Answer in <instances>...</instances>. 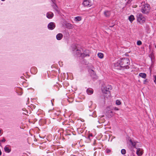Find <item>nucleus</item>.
<instances>
[{
    "instance_id": "obj_8",
    "label": "nucleus",
    "mask_w": 156,
    "mask_h": 156,
    "mask_svg": "<svg viewBox=\"0 0 156 156\" xmlns=\"http://www.w3.org/2000/svg\"><path fill=\"white\" fill-rule=\"evenodd\" d=\"M54 16L53 13L51 12H48L46 14L47 17L49 19L52 18Z\"/></svg>"
},
{
    "instance_id": "obj_15",
    "label": "nucleus",
    "mask_w": 156,
    "mask_h": 156,
    "mask_svg": "<svg viewBox=\"0 0 156 156\" xmlns=\"http://www.w3.org/2000/svg\"><path fill=\"white\" fill-rule=\"evenodd\" d=\"M130 142L131 143V144L133 147L134 148L137 149V147L136 146V144L137 143V142H135L134 141H132L131 140H130Z\"/></svg>"
},
{
    "instance_id": "obj_36",
    "label": "nucleus",
    "mask_w": 156,
    "mask_h": 156,
    "mask_svg": "<svg viewBox=\"0 0 156 156\" xmlns=\"http://www.w3.org/2000/svg\"><path fill=\"white\" fill-rule=\"evenodd\" d=\"M155 48H156V45L155 46Z\"/></svg>"
},
{
    "instance_id": "obj_33",
    "label": "nucleus",
    "mask_w": 156,
    "mask_h": 156,
    "mask_svg": "<svg viewBox=\"0 0 156 156\" xmlns=\"http://www.w3.org/2000/svg\"><path fill=\"white\" fill-rule=\"evenodd\" d=\"M2 133V130L1 129H0V134Z\"/></svg>"
},
{
    "instance_id": "obj_23",
    "label": "nucleus",
    "mask_w": 156,
    "mask_h": 156,
    "mask_svg": "<svg viewBox=\"0 0 156 156\" xmlns=\"http://www.w3.org/2000/svg\"><path fill=\"white\" fill-rule=\"evenodd\" d=\"M110 112V115H109L108 114V116L109 117H111L113 115V112H112V111H110V112H108V113Z\"/></svg>"
},
{
    "instance_id": "obj_22",
    "label": "nucleus",
    "mask_w": 156,
    "mask_h": 156,
    "mask_svg": "<svg viewBox=\"0 0 156 156\" xmlns=\"http://www.w3.org/2000/svg\"><path fill=\"white\" fill-rule=\"evenodd\" d=\"M121 103L120 101L118 100H117L116 101V104L117 105H119L121 104Z\"/></svg>"
},
{
    "instance_id": "obj_25",
    "label": "nucleus",
    "mask_w": 156,
    "mask_h": 156,
    "mask_svg": "<svg viewBox=\"0 0 156 156\" xmlns=\"http://www.w3.org/2000/svg\"><path fill=\"white\" fill-rule=\"evenodd\" d=\"M5 139L4 137L3 138V139L0 140L1 142H5Z\"/></svg>"
},
{
    "instance_id": "obj_30",
    "label": "nucleus",
    "mask_w": 156,
    "mask_h": 156,
    "mask_svg": "<svg viewBox=\"0 0 156 156\" xmlns=\"http://www.w3.org/2000/svg\"><path fill=\"white\" fill-rule=\"evenodd\" d=\"M90 136H92V134H90L89 136H88V138H90Z\"/></svg>"
},
{
    "instance_id": "obj_32",
    "label": "nucleus",
    "mask_w": 156,
    "mask_h": 156,
    "mask_svg": "<svg viewBox=\"0 0 156 156\" xmlns=\"http://www.w3.org/2000/svg\"><path fill=\"white\" fill-rule=\"evenodd\" d=\"M51 1H52V2L54 3V2L55 1V0H51Z\"/></svg>"
},
{
    "instance_id": "obj_10",
    "label": "nucleus",
    "mask_w": 156,
    "mask_h": 156,
    "mask_svg": "<svg viewBox=\"0 0 156 156\" xmlns=\"http://www.w3.org/2000/svg\"><path fill=\"white\" fill-rule=\"evenodd\" d=\"M87 93L89 95H91L93 93V90L91 88H88L86 90Z\"/></svg>"
},
{
    "instance_id": "obj_34",
    "label": "nucleus",
    "mask_w": 156,
    "mask_h": 156,
    "mask_svg": "<svg viewBox=\"0 0 156 156\" xmlns=\"http://www.w3.org/2000/svg\"><path fill=\"white\" fill-rule=\"evenodd\" d=\"M54 8H55V9H56V7H55Z\"/></svg>"
},
{
    "instance_id": "obj_18",
    "label": "nucleus",
    "mask_w": 156,
    "mask_h": 156,
    "mask_svg": "<svg viewBox=\"0 0 156 156\" xmlns=\"http://www.w3.org/2000/svg\"><path fill=\"white\" fill-rule=\"evenodd\" d=\"M98 57L100 58H102L104 57V55L102 53H98Z\"/></svg>"
},
{
    "instance_id": "obj_28",
    "label": "nucleus",
    "mask_w": 156,
    "mask_h": 156,
    "mask_svg": "<svg viewBox=\"0 0 156 156\" xmlns=\"http://www.w3.org/2000/svg\"><path fill=\"white\" fill-rule=\"evenodd\" d=\"M154 82L156 84V75L154 77Z\"/></svg>"
},
{
    "instance_id": "obj_35",
    "label": "nucleus",
    "mask_w": 156,
    "mask_h": 156,
    "mask_svg": "<svg viewBox=\"0 0 156 156\" xmlns=\"http://www.w3.org/2000/svg\"><path fill=\"white\" fill-rule=\"evenodd\" d=\"M55 5V7H57V5Z\"/></svg>"
},
{
    "instance_id": "obj_5",
    "label": "nucleus",
    "mask_w": 156,
    "mask_h": 156,
    "mask_svg": "<svg viewBox=\"0 0 156 156\" xmlns=\"http://www.w3.org/2000/svg\"><path fill=\"white\" fill-rule=\"evenodd\" d=\"M136 151V154L138 156H141L143 154V150L142 149L137 148Z\"/></svg>"
},
{
    "instance_id": "obj_31",
    "label": "nucleus",
    "mask_w": 156,
    "mask_h": 156,
    "mask_svg": "<svg viewBox=\"0 0 156 156\" xmlns=\"http://www.w3.org/2000/svg\"><path fill=\"white\" fill-rule=\"evenodd\" d=\"M23 94L22 92H21L19 94V95H21Z\"/></svg>"
},
{
    "instance_id": "obj_4",
    "label": "nucleus",
    "mask_w": 156,
    "mask_h": 156,
    "mask_svg": "<svg viewBox=\"0 0 156 156\" xmlns=\"http://www.w3.org/2000/svg\"><path fill=\"white\" fill-rule=\"evenodd\" d=\"M137 21L140 24L144 23L146 21L145 18L141 14H139L137 16Z\"/></svg>"
},
{
    "instance_id": "obj_24",
    "label": "nucleus",
    "mask_w": 156,
    "mask_h": 156,
    "mask_svg": "<svg viewBox=\"0 0 156 156\" xmlns=\"http://www.w3.org/2000/svg\"><path fill=\"white\" fill-rule=\"evenodd\" d=\"M137 44L138 45H140L142 44V42L140 41H138L137 42Z\"/></svg>"
},
{
    "instance_id": "obj_17",
    "label": "nucleus",
    "mask_w": 156,
    "mask_h": 156,
    "mask_svg": "<svg viewBox=\"0 0 156 156\" xmlns=\"http://www.w3.org/2000/svg\"><path fill=\"white\" fill-rule=\"evenodd\" d=\"M134 16L133 15H130L129 17V20L132 22L134 20Z\"/></svg>"
},
{
    "instance_id": "obj_6",
    "label": "nucleus",
    "mask_w": 156,
    "mask_h": 156,
    "mask_svg": "<svg viewBox=\"0 0 156 156\" xmlns=\"http://www.w3.org/2000/svg\"><path fill=\"white\" fill-rule=\"evenodd\" d=\"M83 4L85 6L88 7H90L91 5V2L89 0H84Z\"/></svg>"
},
{
    "instance_id": "obj_3",
    "label": "nucleus",
    "mask_w": 156,
    "mask_h": 156,
    "mask_svg": "<svg viewBox=\"0 0 156 156\" xmlns=\"http://www.w3.org/2000/svg\"><path fill=\"white\" fill-rule=\"evenodd\" d=\"M112 89L111 86L107 85L106 86H103L101 88L102 91L103 93L105 94H110V90Z\"/></svg>"
},
{
    "instance_id": "obj_19",
    "label": "nucleus",
    "mask_w": 156,
    "mask_h": 156,
    "mask_svg": "<svg viewBox=\"0 0 156 156\" xmlns=\"http://www.w3.org/2000/svg\"><path fill=\"white\" fill-rule=\"evenodd\" d=\"M81 57H85L86 56H89L90 55L89 53L85 54L84 53H83L82 54H81L80 55Z\"/></svg>"
},
{
    "instance_id": "obj_27",
    "label": "nucleus",
    "mask_w": 156,
    "mask_h": 156,
    "mask_svg": "<svg viewBox=\"0 0 156 156\" xmlns=\"http://www.w3.org/2000/svg\"><path fill=\"white\" fill-rule=\"evenodd\" d=\"M57 113H54V115H56L57 116L58 115H59V113L58 112Z\"/></svg>"
},
{
    "instance_id": "obj_9",
    "label": "nucleus",
    "mask_w": 156,
    "mask_h": 156,
    "mask_svg": "<svg viewBox=\"0 0 156 156\" xmlns=\"http://www.w3.org/2000/svg\"><path fill=\"white\" fill-rule=\"evenodd\" d=\"M90 74L91 76L93 78H95L97 77L96 73L94 72L92 70H90Z\"/></svg>"
},
{
    "instance_id": "obj_16",
    "label": "nucleus",
    "mask_w": 156,
    "mask_h": 156,
    "mask_svg": "<svg viewBox=\"0 0 156 156\" xmlns=\"http://www.w3.org/2000/svg\"><path fill=\"white\" fill-rule=\"evenodd\" d=\"M5 151L7 153H9L11 151V149L7 146H5L4 148Z\"/></svg>"
},
{
    "instance_id": "obj_26",
    "label": "nucleus",
    "mask_w": 156,
    "mask_h": 156,
    "mask_svg": "<svg viewBox=\"0 0 156 156\" xmlns=\"http://www.w3.org/2000/svg\"><path fill=\"white\" fill-rule=\"evenodd\" d=\"M106 152L107 153H110V152H111V151L110 150V149H107L106 150Z\"/></svg>"
},
{
    "instance_id": "obj_20",
    "label": "nucleus",
    "mask_w": 156,
    "mask_h": 156,
    "mask_svg": "<svg viewBox=\"0 0 156 156\" xmlns=\"http://www.w3.org/2000/svg\"><path fill=\"white\" fill-rule=\"evenodd\" d=\"M81 18L80 16H77L75 17V20L76 21H80L81 20Z\"/></svg>"
},
{
    "instance_id": "obj_2",
    "label": "nucleus",
    "mask_w": 156,
    "mask_h": 156,
    "mask_svg": "<svg viewBox=\"0 0 156 156\" xmlns=\"http://www.w3.org/2000/svg\"><path fill=\"white\" fill-rule=\"evenodd\" d=\"M142 4L143 5L141 9V12L144 14L148 13L150 10V7L149 5L147 3H145V2H142Z\"/></svg>"
},
{
    "instance_id": "obj_29",
    "label": "nucleus",
    "mask_w": 156,
    "mask_h": 156,
    "mask_svg": "<svg viewBox=\"0 0 156 156\" xmlns=\"http://www.w3.org/2000/svg\"><path fill=\"white\" fill-rule=\"evenodd\" d=\"M114 110H119V109L118 108H117V107H115L114 108Z\"/></svg>"
},
{
    "instance_id": "obj_7",
    "label": "nucleus",
    "mask_w": 156,
    "mask_h": 156,
    "mask_svg": "<svg viewBox=\"0 0 156 156\" xmlns=\"http://www.w3.org/2000/svg\"><path fill=\"white\" fill-rule=\"evenodd\" d=\"M55 23L53 22H51L49 23L48 26V28L51 30H52L55 28Z\"/></svg>"
},
{
    "instance_id": "obj_14",
    "label": "nucleus",
    "mask_w": 156,
    "mask_h": 156,
    "mask_svg": "<svg viewBox=\"0 0 156 156\" xmlns=\"http://www.w3.org/2000/svg\"><path fill=\"white\" fill-rule=\"evenodd\" d=\"M66 27L69 29H71L73 28V25L70 23H67L65 24Z\"/></svg>"
},
{
    "instance_id": "obj_1",
    "label": "nucleus",
    "mask_w": 156,
    "mask_h": 156,
    "mask_svg": "<svg viewBox=\"0 0 156 156\" xmlns=\"http://www.w3.org/2000/svg\"><path fill=\"white\" fill-rule=\"evenodd\" d=\"M119 64H115L114 65L115 68V69H121V68H125L126 69L129 68V65L130 64L129 60L126 58H124L121 59L120 62Z\"/></svg>"
},
{
    "instance_id": "obj_13",
    "label": "nucleus",
    "mask_w": 156,
    "mask_h": 156,
    "mask_svg": "<svg viewBox=\"0 0 156 156\" xmlns=\"http://www.w3.org/2000/svg\"><path fill=\"white\" fill-rule=\"evenodd\" d=\"M104 14L106 17H109L111 14V12L107 10L105 11L104 12Z\"/></svg>"
},
{
    "instance_id": "obj_21",
    "label": "nucleus",
    "mask_w": 156,
    "mask_h": 156,
    "mask_svg": "<svg viewBox=\"0 0 156 156\" xmlns=\"http://www.w3.org/2000/svg\"><path fill=\"white\" fill-rule=\"evenodd\" d=\"M121 153L122 154H125L126 153V151L124 149H122L121 151Z\"/></svg>"
},
{
    "instance_id": "obj_11",
    "label": "nucleus",
    "mask_w": 156,
    "mask_h": 156,
    "mask_svg": "<svg viewBox=\"0 0 156 156\" xmlns=\"http://www.w3.org/2000/svg\"><path fill=\"white\" fill-rule=\"evenodd\" d=\"M62 37L63 35L61 33L58 34L56 36V39L58 40H61L62 38Z\"/></svg>"
},
{
    "instance_id": "obj_12",
    "label": "nucleus",
    "mask_w": 156,
    "mask_h": 156,
    "mask_svg": "<svg viewBox=\"0 0 156 156\" xmlns=\"http://www.w3.org/2000/svg\"><path fill=\"white\" fill-rule=\"evenodd\" d=\"M139 76L144 79H146L147 77L146 74L144 73H140L139 74Z\"/></svg>"
}]
</instances>
